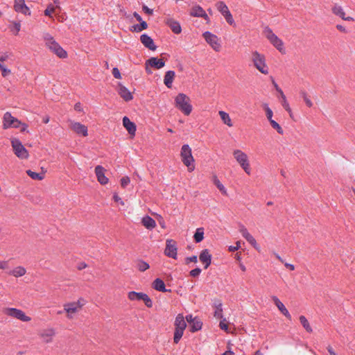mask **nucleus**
I'll list each match as a JSON object with an SVG mask.
<instances>
[{"label":"nucleus","instance_id":"obj_53","mask_svg":"<svg viewBox=\"0 0 355 355\" xmlns=\"http://www.w3.org/2000/svg\"><path fill=\"white\" fill-rule=\"evenodd\" d=\"M198 261V257L196 255H193V256H191V257H187L185 259V263L186 264H188L190 262H193V263H196Z\"/></svg>","mask_w":355,"mask_h":355},{"label":"nucleus","instance_id":"obj_24","mask_svg":"<svg viewBox=\"0 0 355 355\" xmlns=\"http://www.w3.org/2000/svg\"><path fill=\"white\" fill-rule=\"evenodd\" d=\"M152 287L155 290H156L157 291L163 292V293L171 291V289L166 288L165 284H164V281L160 278H157L153 281V282L152 284Z\"/></svg>","mask_w":355,"mask_h":355},{"label":"nucleus","instance_id":"obj_36","mask_svg":"<svg viewBox=\"0 0 355 355\" xmlns=\"http://www.w3.org/2000/svg\"><path fill=\"white\" fill-rule=\"evenodd\" d=\"M299 320H300L301 324L303 326V327L305 329V330L307 332L311 333L313 331V329L305 316H304V315L300 316Z\"/></svg>","mask_w":355,"mask_h":355},{"label":"nucleus","instance_id":"obj_55","mask_svg":"<svg viewBox=\"0 0 355 355\" xmlns=\"http://www.w3.org/2000/svg\"><path fill=\"white\" fill-rule=\"evenodd\" d=\"M283 107L288 112H291V107L289 106V104L287 102V100H284L282 101V103Z\"/></svg>","mask_w":355,"mask_h":355},{"label":"nucleus","instance_id":"obj_32","mask_svg":"<svg viewBox=\"0 0 355 355\" xmlns=\"http://www.w3.org/2000/svg\"><path fill=\"white\" fill-rule=\"evenodd\" d=\"M140 24L132 26L130 30V31L141 32L148 28V24L146 21L141 20L139 21Z\"/></svg>","mask_w":355,"mask_h":355},{"label":"nucleus","instance_id":"obj_16","mask_svg":"<svg viewBox=\"0 0 355 355\" xmlns=\"http://www.w3.org/2000/svg\"><path fill=\"white\" fill-rule=\"evenodd\" d=\"M140 40L145 47L151 51H155L157 46L155 44L153 40L146 34H143L140 37Z\"/></svg>","mask_w":355,"mask_h":355},{"label":"nucleus","instance_id":"obj_18","mask_svg":"<svg viewBox=\"0 0 355 355\" xmlns=\"http://www.w3.org/2000/svg\"><path fill=\"white\" fill-rule=\"evenodd\" d=\"M332 12L336 15L340 17L342 19L345 21H354V18L352 17H345V12L340 6L335 4L331 8Z\"/></svg>","mask_w":355,"mask_h":355},{"label":"nucleus","instance_id":"obj_9","mask_svg":"<svg viewBox=\"0 0 355 355\" xmlns=\"http://www.w3.org/2000/svg\"><path fill=\"white\" fill-rule=\"evenodd\" d=\"M216 6L218 9V10L223 15V17L225 18L227 22L230 25H234V20L233 19V17L230 12L227 5L223 1H218L216 3Z\"/></svg>","mask_w":355,"mask_h":355},{"label":"nucleus","instance_id":"obj_1","mask_svg":"<svg viewBox=\"0 0 355 355\" xmlns=\"http://www.w3.org/2000/svg\"><path fill=\"white\" fill-rule=\"evenodd\" d=\"M175 106L184 115L189 116L192 111L190 98L183 93L178 94L175 98Z\"/></svg>","mask_w":355,"mask_h":355},{"label":"nucleus","instance_id":"obj_3","mask_svg":"<svg viewBox=\"0 0 355 355\" xmlns=\"http://www.w3.org/2000/svg\"><path fill=\"white\" fill-rule=\"evenodd\" d=\"M180 156L183 164L187 166L188 171L192 172L195 169L194 159L191 153V149L188 144L182 146Z\"/></svg>","mask_w":355,"mask_h":355},{"label":"nucleus","instance_id":"obj_51","mask_svg":"<svg viewBox=\"0 0 355 355\" xmlns=\"http://www.w3.org/2000/svg\"><path fill=\"white\" fill-rule=\"evenodd\" d=\"M239 231L244 238H245L247 235L250 234L246 227L242 224L239 225Z\"/></svg>","mask_w":355,"mask_h":355},{"label":"nucleus","instance_id":"obj_50","mask_svg":"<svg viewBox=\"0 0 355 355\" xmlns=\"http://www.w3.org/2000/svg\"><path fill=\"white\" fill-rule=\"evenodd\" d=\"M202 270L200 268H196L190 271L189 275L193 277H197L201 272Z\"/></svg>","mask_w":355,"mask_h":355},{"label":"nucleus","instance_id":"obj_62","mask_svg":"<svg viewBox=\"0 0 355 355\" xmlns=\"http://www.w3.org/2000/svg\"><path fill=\"white\" fill-rule=\"evenodd\" d=\"M87 265L85 262H80L77 266V269L81 270L85 268H87Z\"/></svg>","mask_w":355,"mask_h":355},{"label":"nucleus","instance_id":"obj_49","mask_svg":"<svg viewBox=\"0 0 355 355\" xmlns=\"http://www.w3.org/2000/svg\"><path fill=\"white\" fill-rule=\"evenodd\" d=\"M130 180L129 177H128V176L123 177L121 179V186L123 188H125L126 186L130 183Z\"/></svg>","mask_w":355,"mask_h":355},{"label":"nucleus","instance_id":"obj_2","mask_svg":"<svg viewBox=\"0 0 355 355\" xmlns=\"http://www.w3.org/2000/svg\"><path fill=\"white\" fill-rule=\"evenodd\" d=\"M44 40L48 48L60 58H66L67 53L60 44L55 41L53 37L49 33L44 35Z\"/></svg>","mask_w":355,"mask_h":355},{"label":"nucleus","instance_id":"obj_58","mask_svg":"<svg viewBox=\"0 0 355 355\" xmlns=\"http://www.w3.org/2000/svg\"><path fill=\"white\" fill-rule=\"evenodd\" d=\"M219 327L221 329L227 331L228 329V324L225 322V320L223 321H220L219 324Z\"/></svg>","mask_w":355,"mask_h":355},{"label":"nucleus","instance_id":"obj_45","mask_svg":"<svg viewBox=\"0 0 355 355\" xmlns=\"http://www.w3.org/2000/svg\"><path fill=\"white\" fill-rule=\"evenodd\" d=\"M270 124L272 126V128L273 129H275L279 134H280V135L284 134V130H283L282 128L275 120H271V121H270Z\"/></svg>","mask_w":355,"mask_h":355},{"label":"nucleus","instance_id":"obj_10","mask_svg":"<svg viewBox=\"0 0 355 355\" xmlns=\"http://www.w3.org/2000/svg\"><path fill=\"white\" fill-rule=\"evenodd\" d=\"M177 243L173 239H167L166 242V248L164 250V254L168 257L176 259H177Z\"/></svg>","mask_w":355,"mask_h":355},{"label":"nucleus","instance_id":"obj_21","mask_svg":"<svg viewBox=\"0 0 355 355\" xmlns=\"http://www.w3.org/2000/svg\"><path fill=\"white\" fill-rule=\"evenodd\" d=\"M146 65H149L156 69H159L164 67L165 62L162 58L158 59L157 58L152 57L146 61Z\"/></svg>","mask_w":355,"mask_h":355},{"label":"nucleus","instance_id":"obj_39","mask_svg":"<svg viewBox=\"0 0 355 355\" xmlns=\"http://www.w3.org/2000/svg\"><path fill=\"white\" fill-rule=\"evenodd\" d=\"M214 184L216 186V187L219 189V191L225 195H227V191L223 186V184L220 182L216 175L213 177Z\"/></svg>","mask_w":355,"mask_h":355},{"label":"nucleus","instance_id":"obj_41","mask_svg":"<svg viewBox=\"0 0 355 355\" xmlns=\"http://www.w3.org/2000/svg\"><path fill=\"white\" fill-rule=\"evenodd\" d=\"M184 331V330L175 329L174 337H173L174 343L178 344L180 342L181 338L183 336Z\"/></svg>","mask_w":355,"mask_h":355},{"label":"nucleus","instance_id":"obj_64","mask_svg":"<svg viewBox=\"0 0 355 355\" xmlns=\"http://www.w3.org/2000/svg\"><path fill=\"white\" fill-rule=\"evenodd\" d=\"M327 351L329 352L330 355H337L334 349L331 345H329L327 347Z\"/></svg>","mask_w":355,"mask_h":355},{"label":"nucleus","instance_id":"obj_54","mask_svg":"<svg viewBox=\"0 0 355 355\" xmlns=\"http://www.w3.org/2000/svg\"><path fill=\"white\" fill-rule=\"evenodd\" d=\"M112 74L116 79L121 78V73L117 67H114L112 69Z\"/></svg>","mask_w":355,"mask_h":355},{"label":"nucleus","instance_id":"obj_14","mask_svg":"<svg viewBox=\"0 0 355 355\" xmlns=\"http://www.w3.org/2000/svg\"><path fill=\"white\" fill-rule=\"evenodd\" d=\"M118 94L126 102L133 98L132 93L121 83L118 84Z\"/></svg>","mask_w":355,"mask_h":355},{"label":"nucleus","instance_id":"obj_15","mask_svg":"<svg viewBox=\"0 0 355 355\" xmlns=\"http://www.w3.org/2000/svg\"><path fill=\"white\" fill-rule=\"evenodd\" d=\"M105 169L100 165H98L95 168V173L98 182L105 185L108 182V178L105 175Z\"/></svg>","mask_w":355,"mask_h":355},{"label":"nucleus","instance_id":"obj_7","mask_svg":"<svg viewBox=\"0 0 355 355\" xmlns=\"http://www.w3.org/2000/svg\"><path fill=\"white\" fill-rule=\"evenodd\" d=\"M11 145L13 148L14 153L19 159H27L28 157V150L22 145L21 142L16 138L11 140Z\"/></svg>","mask_w":355,"mask_h":355},{"label":"nucleus","instance_id":"obj_13","mask_svg":"<svg viewBox=\"0 0 355 355\" xmlns=\"http://www.w3.org/2000/svg\"><path fill=\"white\" fill-rule=\"evenodd\" d=\"M14 9L17 12L24 15H31L29 8L26 5L25 0H15Z\"/></svg>","mask_w":355,"mask_h":355},{"label":"nucleus","instance_id":"obj_29","mask_svg":"<svg viewBox=\"0 0 355 355\" xmlns=\"http://www.w3.org/2000/svg\"><path fill=\"white\" fill-rule=\"evenodd\" d=\"M141 223L148 230H152L156 226L155 220L148 216L143 217Z\"/></svg>","mask_w":355,"mask_h":355},{"label":"nucleus","instance_id":"obj_30","mask_svg":"<svg viewBox=\"0 0 355 355\" xmlns=\"http://www.w3.org/2000/svg\"><path fill=\"white\" fill-rule=\"evenodd\" d=\"M26 272V270L25 268L22 266H17L13 270L9 272V275H12L15 277H19L24 276Z\"/></svg>","mask_w":355,"mask_h":355},{"label":"nucleus","instance_id":"obj_52","mask_svg":"<svg viewBox=\"0 0 355 355\" xmlns=\"http://www.w3.org/2000/svg\"><path fill=\"white\" fill-rule=\"evenodd\" d=\"M0 70L1 71V73L3 77L7 76L11 72L10 69H6L4 67V65H3L1 62H0Z\"/></svg>","mask_w":355,"mask_h":355},{"label":"nucleus","instance_id":"obj_63","mask_svg":"<svg viewBox=\"0 0 355 355\" xmlns=\"http://www.w3.org/2000/svg\"><path fill=\"white\" fill-rule=\"evenodd\" d=\"M196 318H193L192 315H188L186 316V320L191 324Z\"/></svg>","mask_w":355,"mask_h":355},{"label":"nucleus","instance_id":"obj_43","mask_svg":"<svg viewBox=\"0 0 355 355\" xmlns=\"http://www.w3.org/2000/svg\"><path fill=\"white\" fill-rule=\"evenodd\" d=\"M216 306V311L214 312V316L218 318H223V309H222V304L218 302V304L215 303Z\"/></svg>","mask_w":355,"mask_h":355},{"label":"nucleus","instance_id":"obj_61","mask_svg":"<svg viewBox=\"0 0 355 355\" xmlns=\"http://www.w3.org/2000/svg\"><path fill=\"white\" fill-rule=\"evenodd\" d=\"M142 10L148 15H152L153 14V10L152 9H150L149 8H148V6H146V5H144L142 6Z\"/></svg>","mask_w":355,"mask_h":355},{"label":"nucleus","instance_id":"obj_44","mask_svg":"<svg viewBox=\"0 0 355 355\" xmlns=\"http://www.w3.org/2000/svg\"><path fill=\"white\" fill-rule=\"evenodd\" d=\"M263 107L266 112V118L269 121V122L271 121V120H273L272 119L273 112H272V110L268 107V104L264 103L263 105Z\"/></svg>","mask_w":355,"mask_h":355},{"label":"nucleus","instance_id":"obj_57","mask_svg":"<svg viewBox=\"0 0 355 355\" xmlns=\"http://www.w3.org/2000/svg\"><path fill=\"white\" fill-rule=\"evenodd\" d=\"M20 28H21L20 23L15 22L14 23V26H13V29L12 31L15 30V34L17 35L19 31H20Z\"/></svg>","mask_w":355,"mask_h":355},{"label":"nucleus","instance_id":"obj_6","mask_svg":"<svg viewBox=\"0 0 355 355\" xmlns=\"http://www.w3.org/2000/svg\"><path fill=\"white\" fill-rule=\"evenodd\" d=\"M263 33L270 42L277 48L278 51L282 52L284 45L283 42L275 33H273L271 28L268 26L265 27Z\"/></svg>","mask_w":355,"mask_h":355},{"label":"nucleus","instance_id":"obj_46","mask_svg":"<svg viewBox=\"0 0 355 355\" xmlns=\"http://www.w3.org/2000/svg\"><path fill=\"white\" fill-rule=\"evenodd\" d=\"M247 241L250 243L255 249H258V245L257 243V241L255 240V239L250 234H249L248 235H247V236L245 238Z\"/></svg>","mask_w":355,"mask_h":355},{"label":"nucleus","instance_id":"obj_8","mask_svg":"<svg viewBox=\"0 0 355 355\" xmlns=\"http://www.w3.org/2000/svg\"><path fill=\"white\" fill-rule=\"evenodd\" d=\"M3 313L23 322H28L31 320L30 317L26 315L24 311L16 308H5L3 310Z\"/></svg>","mask_w":355,"mask_h":355},{"label":"nucleus","instance_id":"obj_59","mask_svg":"<svg viewBox=\"0 0 355 355\" xmlns=\"http://www.w3.org/2000/svg\"><path fill=\"white\" fill-rule=\"evenodd\" d=\"M113 199L115 202H120L121 205H124V202L123 201L121 200V198L118 196V194L116 193H115L113 196Z\"/></svg>","mask_w":355,"mask_h":355},{"label":"nucleus","instance_id":"obj_60","mask_svg":"<svg viewBox=\"0 0 355 355\" xmlns=\"http://www.w3.org/2000/svg\"><path fill=\"white\" fill-rule=\"evenodd\" d=\"M8 268V262L6 261H0V269H6Z\"/></svg>","mask_w":355,"mask_h":355},{"label":"nucleus","instance_id":"obj_17","mask_svg":"<svg viewBox=\"0 0 355 355\" xmlns=\"http://www.w3.org/2000/svg\"><path fill=\"white\" fill-rule=\"evenodd\" d=\"M200 261L205 264V269H207L211 263V255L207 249L201 251L199 256Z\"/></svg>","mask_w":355,"mask_h":355},{"label":"nucleus","instance_id":"obj_5","mask_svg":"<svg viewBox=\"0 0 355 355\" xmlns=\"http://www.w3.org/2000/svg\"><path fill=\"white\" fill-rule=\"evenodd\" d=\"M233 155L236 162L239 164L241 167L248 174H250V166L247 154L241 150H234Z\"/></svg>","mask_w":355,"mask_h":355},{"label":"nucleus","instance_id":"obj_33","mask_svg":"<svg viewBox=\"0 0 355 355\" xmlns=\"http://www.w3.org/2000/svg\"><path fill=\"white\" fill-rule=\"evenodd\" d=\"M146 293L130 291L128 293V297L130 300H143Z\"/></svg>","mask_w":355,"mask_h":355},{"label":"nucleus","instance_id":"obj_12","mask_svg":"<svg viewBox=\"0 0 355 355\" xmlns=\"http://www.w3.org/2000/svg\"><path fill=\"white\" fill-rule=\"evenodd\" d=\"M70 128L75 132L78 135H83L84 137L87 136L88 135V130L87 127L83 124H81L79 122H75L73 121H69Z\"/></svg>","mask_w":355,"mask_h":355},{"label":"nucleus","instance_id":"obj_47","mask_svg":"<svg viewBox=\"0 0 355 355\" xmlns=\"http://www.w3.org/2000/svg\"><path fill=\"white\" fill-rule=\"evenodd\" d=\"M55 9V8L53 5H49L46 9L44 10V15L46 16L51 17V13L54 12Z\"/></svg>","mask_w":355,"mask_h":355},{"label":"nucleus","instance_id":"obj_11","mask_svg":"<svg viewBox=\"0 0 355 355\" xmlns=\"http://www.w3.org/2000/svg\"><path fill=\"white\" fill-rule=\"evenodd\" d=\"M203 37L214 50L216 51H220V44L218 42V39L216 35H214L209 31H206L203 33Z\"/></svg>","mask_w":355,"mask_h":355},{"label":"nucleus","instance_id":"obj_20","mask_svg":"<svg viewBox=\"0 0 355 355\" xmlns=\"http://www.w3.org/2000/svg\"><path fill=\"white\" fill-rule=\"evenodd\" d=\"M55 330L53 329H48L41 331L39 333V336L43 338L44 342L49 343L52 341L53 337L55 336Z\"/></svg>","mask_w":355,"mask_h":355},{"label":"nucleus","instance_id":"obj_22","mask_svg":"<svg viewBox=\"0 0 355 355\" xmlns=\"http://www.w3.org/2000/svg\"><path fill=\"white\" fill-rule=\"evenodd\" d=\"M123 125L130 135H135L137 130L136 125L128 116L123 118Z\"/></svg>","mask_w":355,"mask_h":355},{"label":"nucleus","instance_id":"obj_25","mask_svg":"<svg viewBox=\"0 0 355 355\" xmlns=\"http://www.w3.org/2000/svg\"><path fill=\"white\" fill-rule=\"evenodd\" d=\"M64 311L67 312V318L69 319H71L72 316L71 315V314L76 313L78 311V309L77 308L76 304H75L73 302L71 303L64 304Z\"/></svg>","mask_w":355,"mask_h":355},{"label":"nucleus","instance_id":"obj_27","mask_svg":"<svg viewBox=\"0 0 355 355\" xmlns=\"http://www.w3.org/2000/svg\"><path fill=\"white\" fill-rule=\"evenodd\" d=\"M175 76V73L174 71H168L166 72L164 78V83L168 88L171 89L172 87V84Z\"/></svg>","mask_w":355,"mask_h":355},{"label":"nucleus","instance_id":"obj_4","mask_svg":"<svg viewBox=\"0 0 355 355\" xmlns=\"http://www.w3.org/2000/svg\"><path fill=\"white\" fill-rule=\"evenodd\" d=\"M252 62L255 68L263 74L268 73V68L266 64V58L264 55L259 53L258 51H253L252 53Z\"/></svg>","mask_w":355,"mask_h":355},{"label":"nucleus","instance_id":"obj_48","mask_svg":"<svg viewBox=\"0 0 355 355\" xmlns=\"http://www.w3.org/2000/svg\"><path fill=\"white\" fill-rule=\"evenodd\" d=\"M142 301H144V302L145 303V305L148 308H151L153 306V302L147 294H146L145 297H144V299Z\"/></svg>","mask_w":355,"mask_h":355},{"label":"nucleus","instance_id":"obj_23","mask_svg":"<svg viewBox=\"0 0 355 355\" xmlns=\"http://www.w3.org/2000/svg\"><path fill=\"white\" fill-rule=\"evenodd\" d=\"M3 119V129H8V128L11 127L15 122H17V119L12 116L8 112L4 114Z\"/></svg>","mask_w":355,"mask_h":355},{"label":"nucleus","instance_id":"obj_42","mask_svg":"<svg viewBox=\"0 0 355 355\" xmlns=\"http://www.w3.org/2000/svg\"><path fill=\"white\" fill-rule=\"evenodd\" d=\"M300 94L302 96V98L304 99L306 105L309 107H311L313 106V103L308 98L307 93L304 90H300Z\"/></svg>","mask_w":355,"mask_h":355},{"label":"nucleus","instance_id":"obj_37","mask_svg":"<svg viewBox=\"0 0 355 355\" xmlns=\"http://www.w3.org/2000/svg\"><path fill=\"white\" fill-rule=\"evenodd\" d=\"M190 325H191L190 331L196 332V331L201 329L202 326V322L198 318H196Z\"/></svg>","mask_w":355,"mask_h":355},{"label":"nucleus","instance_id":"obj_31","mask_svg":"<svg viewBox=\"0 0 355 355\" xmlns=\"http://www.w3.org/2000/svg\"><path fill=\"white\" fill-rule=\"evenodd\" d=\"M218 114L221 118V120L223 122L226 124L229 127L233 126V124L232 123V120L230 117V115L228 113L224 112V111H219Z\"/></svg>","mask_w":355,"mask_h":355},{"label":"nucleus","instance_id":"obj_28","mask_svg":"<svg viewBox=\"0 0 355 355\" xmlns=\"http://www.w3.org/2000/svg\"><path fill=\"white\" fill-rule=\"evenodd\" d=\"M166 24L171 28V31L174 33L179 34L181 33L182 28H181L180 24L178 21H177L173 19H169L167 20Z\"/></svg>","mask_w":355,"mask_h":355},{"label":"nucleus","instance_id":"obj_19","mask_svg":"<svg viewBox=\"0 0 355 355\" xmlns=\"http://www.w3.org/2000/svg\"><path fill=\"white\" fill-rule=\"evenodd\" d=\"M272 301L277 306L280 312L286 317L288 320H291V315L289 313L288 311L286 309L284 304L277 298L276 296L272 297Z\"/></svg>","mask_w":355,"mask_h":355},{"label":"nucleus","instance_id":"obj_26","mask_svg":"<svg viewBox=\"0 0 355 355\" xmlns=\"http://www.w3.org/2000/svg\"><path fill=\"white\" fill-rule=\"evenodd\" d=\"M175 329L184 330L187 327V323L182 314H178L175 320Z\"/></svg>","mask_w":355,"mask_h":355},{"label":"nucleus","instance_id":"obj_34","mask_svg":"<svg viewBox=\"0 0 355 355\" xmlns=\"http://www.w3.org/2000/svg\"><path fill=\"white\" fill-rule=\"evenodd\" d=\"M193 239L197 243L201 242L204 239V228H198L193 235Z\"/></svg>","mask_w":355,"mask_h":355},{"label":"nucleus","instance_id":"obj_40","mask_svg":"<svg viewBox=\"0 0 355 355\" xmlns=\"http://www.w3.org/2000/svg\"><path fill=\"white\" fill-rule=\"evenodd\" d=\"M137 268L139 271L144 272L150 268V266L147 262L139 259L137 261Z\"/></svg>","mask_w":355,"mask_h":355},{"label":"nucleus","instance_id":"obj_35","mask_svg":"<svg viewBox=\"0 0 355 355\" xmlns=\"http://www.w3.org/2000/svg\"><path fill=\"white\" fill-rule=\"evenodd\" d=\"M204 11L203 8L199 5L193 6L190 10V15L192 17H199Z\"/></svg>","mask_w":355,"mask_h":355},{"label":"nucleus","instance_id":"obj_56","mask_svg":"<svg viewBox=\"0 0 355 355\" xmlns=\"http://www.w3.org/2000/svg\"><path fill=\"white\" fill-rule=\"evenodd\" d=\"M236 245H234V246H230L229 247V251L230 252H235L237 250L239 249L240 248V241H237L236 243Z\"/></svg>","mask_w":355,"mask_h":355},{"label":"nucleus","instance_id":"obj_38","mask_svg":"<svg viewBox=\"0 0 355 355\" xmlns=\"http://www.w3.org/2000/svg\"><path fill=\"white\" fill-rule=\"evenodd\" d=\"M26 173L33 180H42L44 178V173H38L32 171L31 170H28V171H26Z\"/></svg>","mask_w":355,"mask_h":355}]
</instances>
